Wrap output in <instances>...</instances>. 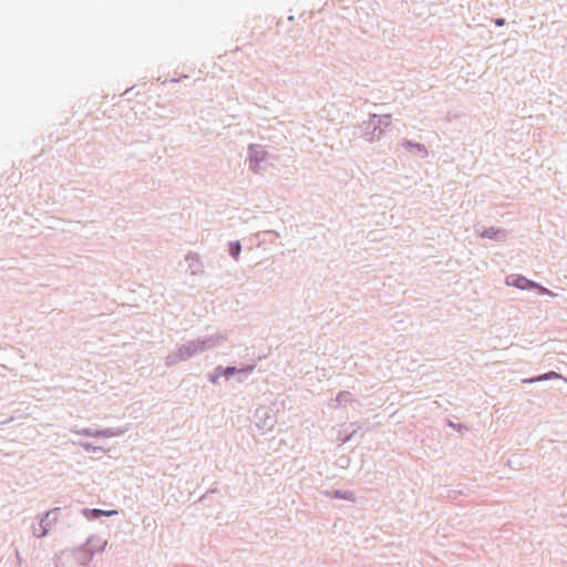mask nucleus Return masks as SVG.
<instances>
[{
  "label": "nucleus",
  "mask_w": 567,
  "mask_h": 567,
  "mask_svg": "<svg viewBox=\"0 0 567 567\" xmlns=\"http://www.w3.org/2000/svg\"><path fill=\"white\" fill-rule=\"evenodd\" d=\"M518 281H519V282H517L516 285H517L519 288H525L526 286H528V285H529V282H528L526 279H524V278H519V279H518Z\"/></svg>",
  "instance_id": "3"
},
{
  "label": "nucleus",
  "mask_w": 567,
  "mask_h": 567,
  "mask_svg": "<svg viewBox=\"0 0 567 567\" xmlns=\"http://www.w3.org/2000/svg\"><path fill=\"white\" fill-rule=\"evenodd\" d=\"M251 370H252V368H251V367H249V368H248V369H246L245 371H246V372H250Z\"/></svg>",
  "instance_id": "6"
},
{
  "label": "nucleus",
  "mask_w": 567,
  "mask_h": 567,
  "mask_svg": "<svg viewBox=\"0 0 567 567\" xmlns=\"http://www.w3.org/2000/svg\"><path fill=\"white\" fill-rule=\"evenodd\" d=\"M115 514H117V512H116V511H106V512L101 511V509H93V511H92V516H93V517H95V518H96V517H100V516H102V515H105V516H112V515H115Z\"/></svg>",
  "instance_id": "2"
},
{
  "label": "nucleus",
  "mask_w": 567,
  "mask_h": 567,
  "mask_svg": "<svg viewBox=\"0 0 567 567\" xmlns=\"http://www.w3.org/2000/svg\"><path fill=\"white\" fill-rule=\"evenodd\" d=\"M236 372H237V369H236V368H233V367H231V368H226V369L224 370V374H225L226 377H228V375H230V374H234V373H236Z\"/></svg>",
  "instance_id": "4"
},
{
  "label": "nucleus",
  "mask_w": 567,
  "mask_h": 567,
  "mask_svg": "<svg viewBox=\"0 0 567 567\" xmlns=\"http://www.w3.org/2000/svg\"><path fill=\"white\" fill-rule=\"evenodd\" d=\"M240 250H241V247H240V244L238 241L236 243H231L229 245V251H230V255L234 257V258H237L240 254Z\"/></svg>",
  "instance_id": "1"
},
{
  "label": "nucleus",
  "mask_w": 567,
  "mask_h": 567,
  "mask_svg": "<svg viewBox=\"0 0 567 567\" xmlns=\"http://www.w3.org/2000/svg\"><path fill=\"white\" fill-rule=\"evenodd\" d=\"M495 23H496L497 25H503V24H504V20H503V19H497V20L495 21Z\"/></svg>",
  "instance_id": "5"
}]
</instances>
